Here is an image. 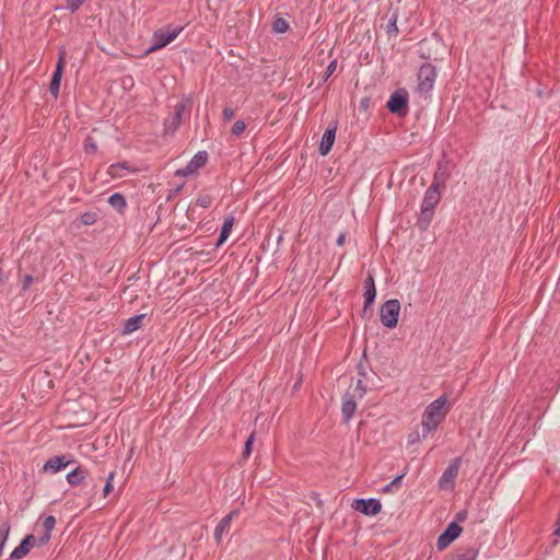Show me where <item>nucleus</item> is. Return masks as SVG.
Listing matches in <instances>:
<instances>
[{
    "label": "nucleus",
    "instance_id": "obj_1",
    "mask_svg": "<svg viewBox=\"0 0 560 560\" xmlns=\"http://www.w3.org/2000/svg\"><path fill=\"white\" fill-rule=\"evenodd\" d=\"M448 411V398L446 395H442L425 407L422 417L440 425L445 420Z\"/></svg>",
    "mask_w": 560,
    "mask_h": 560
},
{
    "label": "nucleus",
    "instance_id": "obj_2",
    "mask_svg": "<svg viewBox=\"0 0 560 560\" xmlns=\"http://www.w3.org/2000/svg\"><path fill=\"white\" fill-rule=\"evenodd\" d=\"M190 107L191 98L189 96H183L175 105L172 116L164 120V130L166 133L174 135L178 130L183 121L184 112Z\"/></svg>",
    "mask_w": 560,
    "mask_h": 560
},
{
    "label": "nucleus",
    "instance_id": "obj_3",
    "mask_svg": "<svg viewBox=\"0 0 560 560\" xmlns=\"http://www.w3.org/2000/svg\"><path fill=\"white\" fill-rule=\"evenodd\" d=\"M400 312V302L397 299H392L384 302L380 308L381 323L386 328H395L398 324V316Z\"/></svg>",
    "mask_w": 560,
    "mask_h": 560
},
{
    "label": "nucleus",
    "instance_id": "obj_4",
    "mask_svg": "<svg viewBox=\"0 0 560 560\" xmlns=\"http://www.w3.org/2000/svg\"><path fill=\"white\" fill-rule=\"evenodd\" d=\"M408 100V92L405 89H398L389 96L386 107L392 114L406 117L409 110Z\"/></svg>",
    "mask_w": 560,
    "mask_h": 560
},
{
    "label": "nucleus",
    "instance_id": "obj_5",
    "mask_svg": "<svg viewBox=\"0 0 560 560\" xmlns=\"http://www.w3.org/2000/svg\"><path fill=\"white\" fill-rule=\"evenodd\" d=\"M435 78L436 68L429 62L423 63L418 71V91L428 94L434 85Z\"/></svg>",
    "mask_w": 560,
    "mask_h": 560
},
{
    "label": "nucleus",
    "instance_id": "obj_6",
    "mask_svg": "<svg viewBox=\"0 0 560 560\" xmlns=\"http://www.w3.org/2000/svg\"><path fill=\"white\" fill-rule=\"evenodd\" d=\"M182 30V27H178L166 32L162 30L155 31L152 37V45L145 50V55H149L153 51H156L167 46L178 36Z\"/></svg>",
    "mask_w": 560,
    "mask_h": 560
},
{
    "label": "nucleus",
    "instance_id": "obj_7",
    "mask_svg": "<svg viewBox=\"0 0 560 560\" xmlns=\"http://www.w3.org/2000/svg\"><path fill=\"white\" fill-rule=\"evenodd\" d=\"M463 528L456 522H451L446 528L440 534L436 540L439 551L446 549L462 534Z\"/></svg>",
    "mask_w": 560,
    "mask_h": 560
},
{
    "label": "nucleus",
    "instance_id": "obj_8",
    "mask_svg": "<svg viewBox=\"0 0 560 560\" xmlns=\"http://www.w3.org/2000/svg\"><path fill=\"white\" fill-rule=\"evenodd\" d=\"M208 156L209 155L206 151L197 152L194 155V158L188 162V164L183 168L176 170L174 175L176 177H186L195 174L199 168H201L207 163Z\"/></svg>",
    "mask_w": 560,
    "mask_h": 560
},
{
    "label": "nucleus",
    "instance_id": "obj_9",
    "mask_svg": "<svg viewBox=\"0 0 560 560\" xmlns=\"http://www.w3.org/2000/svg\"><path fill=\"white\" fill-rule=\"evenodd\" d=\"M352 509L362 513L366 516L377 515L382 510V503L378 499H355L352 504Z\"/></svg>",
    "mask_w": 560,
    "mask_h": 560
},
{
    "label": "nucleus",
    "instance_id": "obj_10",
    "mask_svg": "<svg viewBox=\"0 0 560 560\" xmlns=\"http://www.w3.org/2000/svg\"><path fill=\"white\" fill-rule=\"evenodd\" d=\"M73 463H75V460L71 454L52 456L44 464L43 471L57 474Z\"/></svg>",
    "mask_w": 560,
    "mask_h": 560
},
{
    "label": "nucleus",
    "instance_id": "obj_11",
    "mask_svg": "<svg viewBox=\"0 0 560 560\" xmlns=\"http://www.w3.org/2000/svg\"><path fill=\"white\" fill-rule=\"evenodd\" d=\"M65 55H66L65 51L60 52L59 59L56 65V69L52 73V77H51V80L49 83V92L55 98H57L59 95L61 78H62V73H63V69H65Z\"/></svg>",
    "mask_w": 560,
    "mask_h": 560
},
{
    "label": "nucleus",
    "instance_id": "obj_12",
    "mask_svg": "<svg viewBox=\"0 0 560 560\" xmlns=\"http://www.w3.org/2000/svg\"><path fill=\"white\" fill-rule=\"evenodd\" d=\"M337 125H338L337 121L331 122L327 127V129L325 130V132L322 137L319 147H318V152L323 156L327 155L330 152V150L335 143Z\"/></svg>",
    "mask_w": 560,
    "mask_h": 560
},
{
    "label": "nucleus",
    "instance_id": "obj_13",
    "mask_svg": "<svg viewBox=\"0 0 560 560\" xmlns=\"http://www.w3.org/2000/svg\"><path fill=\"white\" fill-rule=\"evenodd\" d=\"M364 305L362 311V317L365 316L368 310L373 305L376 298V288L374 282V277L371 272L368 273L364 280Z\"/></svg>",
    "mask_w": 560,
    "mask_h": 560
},
{
    "label": "nucleus",
    "instance_id": "obj_14",
    "mask_svg": "<svg viewBox=\"0 0 560 560\" xmlns=\"http://www.w3.org/2000/svg\"><path fill=\"white\" fill-rule=\"evenodd\" d=\"M35 545H37L36 537L33 534L26 535L20 545L13 549L9 559L20 560L24 558Z\"/></svg>",
    "mask_w": 560,
    "mask_h": 560
},
{
    "label": "nucleus",
    "instance_id": "obj_15",
    "mask_svg": "<svg viewBox=\"0 0 560 560\" xmlns=\"http://www.w3.org/2000/svg\"><path fill=\"white\" fill-rule=\"evenodd\" d=\"M354 398L355 395H352L348 392L342 396L341 416L345 423L350 421L357 409V402Z\"/></svg>",
    "mask_w": 560,
    "mask_h": 560
},
{
    "label": "nucleus",
    "instance_id": "obj_16",
    "mask_svg": "<svg viewBox=\"0 0 560 560\" xmlns=\"http://www.w3.org/2000/svg\"><path fill=\"white\" fill-rule=\"evenodd\" d=\"M460 463H462V457H456L448 465V467L444 470V472L442 474V476L439 480V485L441 488H444V486L446 483L453 482L456 479L458 471H459Z\"/></svg>",
    "mask_w": 560,
    "mask_h": 560
},
{
    "label": "nucleus",
    "instance_id": "obj_17",
    "mask_svg": "<svg viewBox=\"0 0 560 560\" xmlns=\"http://www.w3.org/2000/svg\"><path fill=\"white\" fill-rule=\"evenodd\" d=\"M238 510H233L219 522L214 529V538L217 544L221 542L223 534L229 533L231 528V522L235 516L238 515Z\"/></svg>",
    "mask_w": 560,
    "mask_h": 560
},
{
    "label": "nucleus",
    "instance_id": "obj_18",
    "mask_svg": "<svg viewBox=\"0 0 560 560\" xmlns=\"http://www.w3.org/2000/svg\"><path fill=\"white\" fill-rule=\"evenodd\" d=\"M56 526V517L52 515L46 516L43 521V535L36 538L38 547L45 546L51 538V532Z\"/></svg>",
    "mask_w": 560,
    "mask_h": 560
},
{
    "label": "nucleus",
    "instance_id": "obj_19",
    "mask_svg": "<svg viewBox=\"0 0 560 560\" xmlns=\"http://www.w3.org/2000/svg\"><path fill=\"white\" fill-rule=\"evenodd\" d=\"M440 200V188L435 187V185H430L424 194L421 206L434 210L439 205Z\"/></svg>",
    "mask_w": 560,
    "mask_h": 560
},
{
    "label": "nucleus",
    "instance_id": "obj_20",
    "mask_svg": "<svg viewBox=\"0 0 560 560\" xmlns=\"http://www.w3.org/2000/svg\"><path fill=\"white\" fill-rule=\"evenodd\" d=\"M234 222H235V219H234L233 214H230L224 219L223 225L220 230L219 238L215 243V248L221 247L225 243V241L229 238L232 228L234 225Z\"/></svg>",
    "mask_w": 560,
    "mask_h": 560
},
{
    "label": "nucleus",
    "instance_id": "obj_21",
    "mask_svg": "<svg viewBox=\"0 0 560 560\" xmlns=\"http://www.w3.org/2000/svg\"><path fill=\"white\" fill-rule=\"evenodd\" d=\"M479 550L475 547H459L451 556L450 560H476Z\"/></svg>",
    "mask_w": 560,
    "mask_h": 560
},
{
    "label": "nucleus",
    "instance_id": "obj_22",
    "mask_svg": "<svg viewBox=\"0 0 560 560\" xmlns=\"http://www.w3.org/2000/svg\"><path fill=\"white\" fill-rule=\"evenodd\" d=\"M88 476V470L82 466H77L67 475V481L72 487L80 486Z\"/></svg>",
    "mask_w": 560,
    "mask_h": 560
},
{
    "label": "nucleus",
    "instance_id": "obj_23",
    "mask_svg": "<svg viewBox=\"0 0 560 560\" xmlns=\"http://www.w3.org/2000/svg\"><path fill=\"white\" fill-rule=\"evenodd\" d=\"M145 314L135 315L128 318L122 327V335H129L141 328Z\"/></svg>",
    "mask_w": 560,
    "mask_h": 560
},
{
    "label": "nucleus",
    "instance_id": "obj_24",
    "mask_svg": "<svg viewBox=\"0 0 560 560\" xmlns=\"http://www.w3.org/2000/svg\"><path fill=\"white\" fill-rule=\"evenodd\" d=\"M434 215V210L422 207L416 225L420 231H427Z\"/></svg>",
    "mask_w": 560,
    "mask_h": 560
},
{
    "label": "nucleus",
    "instance_id": "obj_25",
    "mask_svg": "<svg viewBox=\"0 0 560 560\" xmlns=\"http://www.w3.org/2000/svg\"><path fill=\"white\" fill-rule=\"evenodd\" d=\"M448 177H450V173L440 163L436 172L434 173L433 180H432L431 185H435V187L440 188V186H443L445 184V182L448 179Z\"/></svg>",
    "mask_w": 560,
    "mask_h": 560
},
{
    "label": "nucleus",
    "instance_id": "obj_26",
    "mask_svg": "<svg viewBox=\"0 0 560 560\" xmlns=\"http://www.w3.org/2000/svg\"><path fill=\"white\" fill-rule=\"evenodd\" d=\"M108 203L118 212H122L127 207L126 198L120 192H115L109 196Z\"/></svg>",
    "mask_w": 560,
    "mask_h": 560
},
{
    "label": "nucleus",
    "instance_id": "obj_27",
    "mask_svg": "<svg viewBox=\"0 0 560 560\" xmlns=\"http://www.w3.org/2000/svg\"><path fill=\"white\" fill-rule=\"evenodd\" d=\"M120 170H129V166H128V163L127 162H118V163H114L112 165H109L108 170H107V174L115 178V177H120V173L119 171Z\"/></svg>",
    "mask_w": 560,
    "mask_h": 560
},
{
    "label": "nucleus",
    "instance_id": "obj_28",
    "mask_svg": "<svg viewBox=\"0 0 560 560\" xmlns=\"http://www.w3.org/2000/svg\"><path fill=\"white\" fill-rule=\"evenodd\" d=\"M439 428V424L434 423L433 421H430L428 419H424L422 417L421 420V435L423 439H425L431 432L435 431Z\"/></svg>",
    "mask_w": 560,
    "mask_h": 560
},
{
    "label": "nucleus",
    "instance_id": "obj_29",
    "mask_svg": "<svg viewBox=\"0 0 560 560\" xmlns=\"http://www.w3.org/2000/svg\"><path fill=\"white\" fill-rule=\"evenodd\" d=\"M289 30V23L283 18H276L272 22V31L275 33H285Z\"/></svg>",
    "mask_w": 560,
    "mask_h": 560
},
{
    "label": "nucleus",
    "instance_id": "obj_30",
    "mask_svg": "<svg viewBox=\"0 0 560 560\" xmlns=\"http://www.w3.org/2000/svg\"><path fill=\"white\" fill-rule=\"evenodd\" d=\"M254 441H255V432H252L249 434V436L247 438V440L245 441V445H244V448L242 452V457L244 459H247L250 456V454L253 452Z\"/></svg>",
    "mask_w": 560,
    "mask_h": 560
},
{
    "label": "nucleus",
    "instance_id": "obj_31",
    "mask_svg": "<svg viewBox=\"0 0 560 560\" xmlns=\"http://www.w3.org/2000/svg\"><path fill=\"white\" fill-rule=\"evenodd\" d=\"M405 477V472L395 477L388 485L383 488V492H392L398 490L401 487V480Z\"/></svg>",
    "mask_w": 560,
    "mask_h": 560
},
{
    "label": "nucleus",
    "instance_id": "obj_32",
    "mask_svg": "<svg viewBox=\"0 0 560 560\" xmlns=\"http://www.w3.org/2000/svg\"><path fill=\"white\" fill-rule=\"evenodd\" d=\"M9 533H10V525L5 523L0 527V556L2 555L3 548L8 540Z\"/></svg>",
    "mask_w": 560,
    "mask_h": 560
},
{
    "label": "nucleus",
    "instance_id": "obj_33",
    "mask_svg": "<svg viewBox=\"0 0 560 560\" xmlns=\"http://www.w3.org/2000/svg\"><path fill=\"white\" fill-rule=\"evenodd\" d=\"M97 213L93 211H86L81 215V222L84 225H92L97 221Z\"/></svg>",
    "mask_w": 560,
    "mask_h": 560
},
{
    "label": "nucleus",
    "instance_id": "obj_34",
    "mask_svg": "<svg viewBox=\"0 0 560 560\" xmlns=\"http://www.w3.org/2000/svg\"><path fill=\"white\" fill-rule=\"evenodd\" d=\"M365 359H366V354H365V352H363L362 359L359 361V363L357 365L358 374L362 378H366L368 377L369 363L364 362Z\"/></svg>",
    "mask_w": 560,
    "mask_h": 560
},
{
    "label": "nucleus",
    "instance_id": "obj_35",
    "mask_svg": "<svg viewBox=\"0 0 560 560\" xmlns=\"http://www.w3.org/2000/svg\"><path fill=\"white\" fill-rule=\"evenodd\" d=\"M386 31H387L388 35H397L398 34L397 14H393V16L388 20Z\"/></svg>",
    "mask_w": 560,
    "mask_h": 560
},
{
    "label": "nucleus",
    "instance_id": "obj_36",
    "mask_svg": "<svg viewBox=\"0 0 560 560\" xmlns=\"http://www.w3.org/2000/svg\"><path fill=\"white\" fill-rule=\"evenodd\" d=\"M84 151L86 154H95L97 152V145L93 138L88 137L84 141Z\"/></svg>",
    "mask_w": 560,
    "mask_h": 560
},
{
    "label": "nucleus",
    "instance_id": "obj_37",
    "mask_svg": "<svg viewBox=\"0 0 560 560\" xmlns=\"http://www.w3.org/2000/svg\"><path fill=\"white\" fill-rule=\"evenodd\" d=\"M245 129H246V124L243 120H237L232 126L231 133L235 137H240L244 132Z\"/></svg>",
    "mask_w": 560,
    "mask_h": 560
},
{
    "label": "nucleus",
    "instance_id": "obj_38",
    "mask_svg": "<svg viewBox=\"0 0 560 560\" xmlns=\"http://www.w3.org/2000/svg\"><path fill=\"white\" fill-rule=\"evenodd\" d=\"M114 477H115V471H110L107 476L106 483L103 488L104 497H107L113 491L114 487H113L112 482H113Z\"/></svg>",
    "mask_w": 560,
    "mask_h": 560
},
{
    "label": "nucleus",
    "instance_id": "obj_39",
    "mask_svg": "<svg viewBox=\"0 0 560 560\" xmlns=\"http://www.w3.org/2000/svg\"><path fill=\"white\" fill-rule=\"evenodd\" d=\"M211 202L212 198L209 195H200L196 200V205L202 208H209Z\"/></svg>",
    "mask_w": 560,
    "mask_h": 560
},
{
    "label": "nucleus",
    "instance_id": "obj_40",
    "mask_svg": "<svg viewBox=\"0 0 560 560\" xmlns=\"http://www.w3.org/2000/svg\"><path fill=\"white\" fill-rule=\"evenodd\" d=\"M354 392V395L359 398H362L366 393V386L363 384L362 378L358 380Z\"/></svg>",
    "mask_w": 560,
    "mask_h": 560
},
{
    "label": "nucleus",
    "instance_id": "obj_41",
    "mask_svg": "<svg viewBox=\"0 0 560 560\" xmlns=\"http://www.w3.org/2000/svg\"><path fill=\"white\" fill-rule=\"evenodd\" d=\"M84 1L85 0H68L67 9L73 13L84 3Z\"/></svg>",
    "mask_w": 560,
    "mask_h": 560
},
{
    "label": "nucleus",
    "instance_id": "obj_42",
    "mask_svg": "<svg viewBox=\"0 0 560 560\" xmlns=\"http://www.w3.org/2000/svg\"><path fill=\"white\" fill-rule=\"evenodd\" d=\"M337 68V60H331L329 65L326 68V71L324 73V81H326L336 70Z\"/></svg>",
    "mask_w": 560,
    "mask_h": 560
},
{
    "label": "nucleus",
    "instance_id": "obj_43",
    "mask_svg": "<svg viewBox=\"0 0 560 560\" xmlns=\"http://www.w3.org/2000/svg\"><path fill=\"white\" fill-rule=\"evenodd\" d=\"M467 517H468V511L466 509H464L456 513L454 522H456L457 524L463 523L467 520Z\"/></svg>",
    "mask_w": 560,
    "mask_h": 560
},
{
    "label": "nucleus",
    "instance_id": "obj_44",
    "mask_svg": "<svg viewBox=\"0 0 560 560\" xmlns=\"http://www.w3.org/2000/svg\"><path fill=\"white\" fill-rule=\"evenodd\" d=\"M33 281H34V278L32 275H25L23 278V281H22V290L23 291L28 290V288L31 287Z\"/></svg>",
    "mask_w": 560,
    "mask_h": 560
},
{
    "label": "nucleus",
    "instance_id": "obj_45",
    "mask_svg": "<svg viewBox=\"0 0 560 560\" xmlns=\"http://www.w3.org/2000/svg\"><path fill=\"white\" fill-rule=\"evenodd\" d=\"M421 438L422 435L419 431H413L408 435V444H415L419 442Z\"/></svg>",
    "mask_w": 560,
    "mask_h": 560
},
{
    "label": "nucleus",
    "instance_id": "obj_46",
    "mask_svg": "<svg viewBox=\"0 0 560 560\" xmlns=\"http://www.w3.org/2000/svg\"><path fill=\"white\" fill-rule=\"evenodd\" d=\"M234 115L235 114H234L233 108H231L229 106L224 107L223 113H222L223 120L230 121L234 117Z\"/></svg>",
    "mask_w": 560,
    "mask_h": 560
},
{
    "label": "nucleus",
    "instance_id": "obj_47",
    "mask_svg": "<svg viewBox=\"0 0 560 560\" xmlns=\"http://www.w3.org/2000/svg\"><path fill=\"white\" fill-rule=\"evenodd\" d=\"M346 242V233H340L339 236L337 237V241H336V244L338 246H342Z\"/></svg>",
    "mask_w": 560,
    "mask_h": 560
},
{
    "label": "nucleus",
    "instance_id": "obj_48",
    "mask_svg": "<svg viewBox=\"0 0 560 560\" xmlns=\"http://www.w3.org/2000/svg\"><path fill=\"white\" fill-rule=\"evenodd\" d=\"M553 535L560 537V516L558 517V520L556 522V529L553 532Z\"/></svg>",
    "mask_w": 560,
    "mask_h": 560
},
{
    "label": "nucleus",
    "instance_id": "obj_49",
    "mask_svg": "<svg viewBox=\"0 0 560 560\" xmlns=\"http://www.w3.org/2000/svg\"><path fill=\"white\" fill-rule=\"evenodd\" d=\"M420 57L423 58V59H430L431 58V54L429 51L425 52V51L421 50L420 51Z\"/></svg>",
    "mask_w": 560,
    "mask_h": 560
},
{
    "label": "nucleus",
    "instance_id": "obj_50",
    "mask_svg": "<svg viewBox=\"0 0 560 560\" xmlns=\"http://www.w3.org/2000/svg\"><path fill=\"white\" fill-rule=\"evenodd\" d=\"M3 268H2V257H0V282H3Z\"/></svg>",
    "mask_w": 560,
    "mask_h": 560
},
{
    "label": "nucleus",
    "instance_id": "obj_51",
    "mask_svg": "<svg viewBox=\"0 0 560 560\" xmlns=\"http://www.w3.org/2000/svg\"><path fill=\"white\" fill-rule=\"evenodd\" d=\"M368 102H369V100H368V98H365V100H363V101L361 102V105H362V106H366V103H368Z\"/></svg>",
    "mask_w": 560,
    "mask_h": 560
}]
</instances>
